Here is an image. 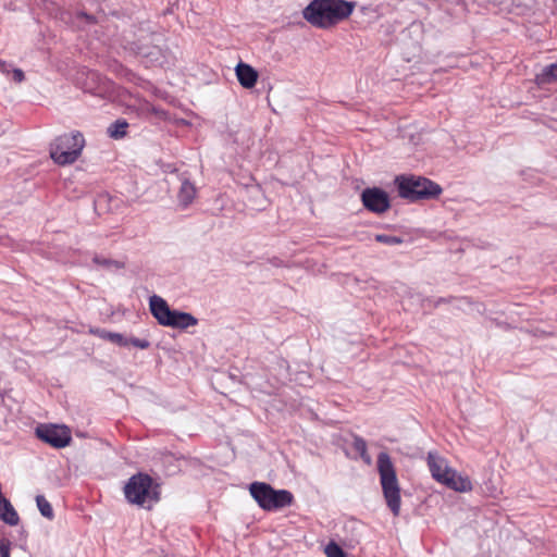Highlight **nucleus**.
Returning a JSON list of instances; mask_svg holds the SVG:
<instances>
[{
  "label": "nucleus",
  "instance_id": "nucleus-4",
  "mask_svg": "<svg viewBox=\"0 0 557 557\" xmlns=\"http://www.w3.org/2000/svg\"><path fill=\"white\" fill-rule=\"evenodd\" d=\"M399 197L410 202L436 199L443 191L440 184L417 175H399L395 178Z\"/></svg>",
  "mask_w": 557,
  "mask_h": 557
},
{
  "label": "nucleus",
  "instance_id": "nucleus-3",
  "mask_svg": "<svg viewBox=\"0 0 557 557\" xmlns=\"http://www.w3.org/2000/svg\"><path fill=\"white\" fill-rule=\"evenodd\" d=\"M124 495L128 503L151 508L160 499V485L143 472L132 475L124 486Z\"/></svg>",
  "mask_w": 557,
  "mask_h": 557
},
{
  "label": "nucleus",
  "instance_id": "nucleus-11",
  "mask_svg": "<svg viewBox=\"0 0 557 557\" xmlns=\"http://www.w3.org/2000/svg\"><path fill=\"white\" fill-rule=\"evenodd\" d=\"M449 490L455 492L465 493L472 490V482L468 475H463L454 469V474H449L441 482Z\"/></svg>",
  "mask_w": 557,
  "mask_h": 557
},
{
  "label": "nucleus",
  "instance_id": "nucleus-35",
  "mask_svg": "<svg viewBox=\"0 0 557 557\" xmlns=\"http://www.w3.org/2000/svg\"><path fill=\"white\" fill-rule=\"evenodd\" d=\"M88 78H90L91 81H96L99 78V75L96 72L90 71L88 72Z\"/></svg>",
  "mask_w": 557,
  "mask_h": 557
},
{
  "label": "nucleus",
  "instance_id": "nucleus-9",
  "mask_svg": "<svg viewBox=\"0 0 557 557\" xmlns=\"http://www.w3.org/2000/svg\"><path fill=\"white\" fill-rule=\"evenodd\" d=\"M426 463L432 478L438 483H441L447 475L454 474V469L448 466L447 460L436 451L428 453Z\"/></svg>",
  "mask_w": 557,
  "mask_h": 557
},
{
  "label": "nucleus",
  "instance_id": "nucleus-33",
  "mask_svg": "<svg viewBox=\"0 0 557 557\" xmlns=\"http://www.w3.org/2000/svg\"><path fill=\"white\" fill-rule=\"evenodd\" d=\"M359 456L366 465L370 466L372 463V459H371V456L368 454V449L364 450V453H362Z\"/></svg>",
  "mask_w": 557,
  "mask_h": 557
},
{
  "label": "nucleus",
  "instance_id": "nucleus-20",
  "mask_svg": "<svg viewBox=\"0 0 557 557\" xmlns=\"http://www.w3.org/2000/svg\"><path fill=\"white\" fill-rule=\"evenodd\" d=\"M177 318L178 320L175 329L185 330L190 326H195L198 323V320L191 313L188 312L181 311L180 313H177Z\"/></svg>",
  "mask_w": 557,
  "mask_h": 557
},
{
  "label": "nucleus",
  "instance_id": "nucleus-19",
  "mask_svg": "<svg viewBox=\"0 0 557 557\" xmlns=\"http://www.w3.org/2000/svg\"><path fill=\"white\" fill-rule=\"evenodd\" d=\"M36 504H37L38 510L45 518H47L49 520L53 519L54 513H53L52 506L44 495L36 496Z\"/></svg>",
  "mask_w": 557,
  "mask_h": 557
},
{
  "label": "nucleus",
  "instance_id": "nucleus-16",
  "mask_svg": "<svg viewBox=\"0 0 557 557\" xmlns=\"http://www.w3.org/2000/svg\"><path fill=\"white\" fill-rule=\"evenodd\" d=\"M196 196V187L188 180L182 182L181 188L177 194L178 205L182 208H187Z\"/></svg>",
  "mask_w": 557,
  "mask_h": 557
},
{
  "label": "nucleus",
  "instance_id": "nucleus-28",
  "mask_svg": "<svg viewBox=\"0 0 557 557\" xmlns=\"http://www.w3.org/2000/svg\"><path fill=\"white\" fill-rule=\"evenodd\" d=\"M10 541L5 539L0 540V557H10Z\"/></svg>",
  "mask_w": 557,
  "mask_h": 557
},
{
  "label": "nucleus",
  "instance_id": "nucleus-36",
  "mask_svg": "<svg viewBox=\"0 0 557 557\" xmlns=\"http://www.w3.org/2000/svg\"><path fill=\"white\" fill-rule=\"evenodd\" d=\"M522 175L533 176V172L532 171L522 172Z\"/></svg>",
  "mask_w": 557,
  "mask_h": 557
},
{
  "label": "nucleus",
  "instance_id": "nucleus-8",
  "mask_svg": "<svg viewBox=\"0 0 557 557\" xmlns=\"http://www.w3.org/2000/svg\"><path fill=\"white\" fill-rule=\"evenodd\" d=\"M361 200L366 209L377 214L386 212L391 207L388 194L379 187L363 189Z\"/></svg>",
  "mask_w": 557,
  "mask_h": 557
},
{
  "label": "nucleus",
  "instance_id": "nucleus-24",
  "mask_svg": "<svg viewBox=\"0 0 557 557\" xmlns=\"http://www.w3.org/2000/svg\"><path fill=\"white\" fill-rule=\"evenodd\" d=\"M325 554L327 557H346L344 550L335 543H330L325 547Z\"/></svg>",
  "mask_w": 557,
  "mask_h": 557
},
{
  "label": "nucleus",
  "instance_id": "nucleus-1",
  "mask_svg": "<svg viewBox=\"0 0 557 557\" xmlns=\"http://www.w3.org/2000/svg\"><path fill=\"white\" fill-rule=\"evenodd\" d=\"M356 2L346 0H312L302 11L312 26L326 29L349 17Z\"/></svg>",
  "mask_w": 557,
  "mask_h": 557
},
{
  "label": "nucleus",
  "instance_id": "nucleus-17",
  "mask_svg": "<svg viewBox=\"0 0 557 557\" xmlns=\"http://www.w3.org/2000/svg\"><path fill=\"white\" fill-rule=\"evenodd\" d=\"M557 81V63L545 66L540 74L536 75L535 82L540 87Z\"/></svg>",
  "mask_w": 557,
  "mask_h": 557
},
{
  "label": "nucleus",
  "instance_id": "nucleus-7",
  "mask_svg": "<svg viewBox=\"0 0 557 557\" xmlns=\"http://www.w3.org/2000/svg\"><path fill=\"white\" fill-rule=\"evenodd\" d=\"M36 435L53 448H64L72 441L71 431L66 425L39 424L36 428Z\"/></svg>",
  "mask_w": 557,
  "mask_h": 557
},
{
  "label": "nucleus",
  "instance_id": "nucleus-37",
  "mask_svg": "<svg viewBox=\"0 0 557 557\" xmlns=\"http://www.w3.org/2000/svg\"><path fill=\"white\" fill-rule=\"evenodd\" d=\"M454 2H455V3H459V2H460V0H454Z\"/></svg>",
  "mask_w": 557,
  "mask_h": 557
},
{
  "label": "nucleus",
  "instance_id": "nucleus-31",
  "mask_svg": "<svg viewBox=\"0 0 557 557\" xmlns=\"http://www.w3.org/2000/svg\"><path fill=\"white\" fill-rule=\"evenodd\" d=\"M90 333L97 335L98 337L107 341V335H109L110 331L103 329L90 330Z\"/></svg>",
  "mask_w": 557,
  "mask_h": 557
},
{
  "label": "nucleus",
  "instance_id": "nucleus-10",
  "mask_svg": "<svg viewBox=\"0 0 557 557\" xmlns=\"http://www.w3.org/2000/svg\"><path fill=\"white\" fill-rule=\"evenodd\" d=\"M137 53L151 65L163 66L168 63V49L157 44H143L137 48Z\"/></svg>",
  "mask_w": 557,
  "mask_h": 557
},
{
  "label": "nucleus",
  "instance_id": "nucleus-12",
  "mask_svg": "<svg viewBox=\"0 0 557 557\" xmlns=\"http://www.w3.org/2000/svg\"><path fill=\"white\" fill-rule=\"evenodd\" d=\"M239 84L247 89L255 87L258 79V72L249 64L239 62L235 67Z\"/></svg>",
  "mask_w": 557,
  "mask_h": 557
},
{
  "label": "nucleus",
  "instance_id": "nucleus-23",
  "mask_svg": "<svg viewBox=\"0 0 557 557\" xmlns=\"http://www.w3.org/2000/svg\"><path fill=\"white\" fill-rule=\"evenodd\" d=\"M107 341L116 344L120 347L128 346V337H125L121 333L110 332L109 335H107Z\"/></svg>",
  "mask_w": 557,
  "mask_h": 557
},
{
  "label": "nucleus",
  "instance_id": "nucleus-15",
  "mask_svg": "<svg viewBox=\"0 0 557 557\" xmlns=\"http://www.w3.org/2000/svg\"><path fill=\"white\" fill-rule=\"evenodd\" d=\"M0 519L9 525H17L20 522V517L5 497H0Z\"/></svg>",
  "mask_w": 557,
  "mask_h": 557
},
{
  "label": "nucleus",
  "instance_id": "nucleus-32",
  "mask_svg": "<svg viewBox=\"0 0 557 557\" xmlns=\"http://www.w3.org/2000/svg\"><path fill=\"white\" fill-rule=\"evenodd\" d=\"M453 299L454 297H440L436 300H434V306L438 307L442 304H450Z\"/></svg>",
  "mask_w": 557,
  "mask_h": 557
},
{
  "label": "nucleus",
  "instance_id": "nucleus-14",
  "mask_svg": "<svg viewBox=\"0 0 557 557\" xmlns=\"http://www.w3.org/2000/svg\"><path fill=\"white\" fill-rule=\"evenodd\" d=\"M62 20L71 23L73 26L77 28H85L89 25H95L97 23V17L92 14H88L85 11H77L75 14L65 13L62 16Z\"/></svg>",
  "mask_w": 557,
  "mask_h": 557
},
{
  "label": "nucleus",
  "instance_id": "nucleus-25",
  "mask_svg": "<svg viewBox=\"0 0 557 557\" xmlns=\"http://www.w3.org/2000/svg\"><path fill=\"white\" fill-rule=\"evenodd\" d=\"M352 448L356 450L359 455L364 453V450L368 449V445L364 438H362L359 435H355L352 438Z\"/></svg>",
  "mask_w": 557,
  "mask_h": 557
},
{
  "label": "nucleus",
  "instance_id": "nucleus-22",
  "mask_svg": "<svg viewBox=\"0 0 557 557\" xmlns=\"http://www.w3.org/2000/svg\"><path fill=\"white\" fill-rule=\"evenodd\" d=\"M375 240L385 245L394 246V245H400L404 243V238L399 236L394 235H387V234H377L375 235Z\"/></svg>",
  "mask_w": 557,
  "mask_h": 557
},
{
  "label": "nucleus",
  "instance_id": "nucleus-21",
  "mask_svg": "<svg viewBox=\"0 0 557 557\" xmlns=\"http://www.w3.org/2000/svg\"><path fill=\"white\" fill-rule=\"evenodd\" d=\"M92 262L95 264L103 267V268H111V267H114L116 269L123 268V263H121L120 261L112 260V259H109V258H104V257H101V256H98V255H96L92 258Z\"/></svg>",
  "mask_w": 557,
  "mask_h": 557
},
{
  "label": "nucleus",
  "instance_id": "nucleus-13",
  "mask_svg": "<svg viewBox=\"0 0 557 557\" xmlns=\"http://www.w3.org/2000/svg\"><path fill=\"white\" fill-rule=\"evenodd\" d=\"M149 309L152 317L162 325L163 320L169 315L171 308L168 302L158 295H152L149 298Z\"/></svg>",
  "mask_w": 557,
  "mask_h": 557
},
{
  "label": "nucleus",
  "instance_id": "nucleus-5",
  "mask_svg": "<svg viewBox=\"0 0 557 557\" xmlns=\"http://www.w3.org/2000/svg\"><path fill=\"white\" fill-rule=\"evenodd\" d=\"M85 144L84 135L78 131L60 135L50 146V157L59 165L73 164L81 157Z\"/></svg>",
  "mask_w": 557,
  "mask_h": 557
},
{
  "label": "nucleus",
  "instance_id": "nucleus-6",
  "mask_svg": "<svg viewBox=\"0 0 557 557\" xmlns=\"http://www.w3.org/2000/svg\"><path fill=\"white\" fill-rule=\"evenodd\" d=\"M250 495L265 511L278 510L288 507L294 502V495L287 490H274L264 482H253L249 486Z\"/></svg>",
  "mask_w": 557,
  "mask_h": 557
},
{
  "label": "nucleus",
  "instance_id": "nucleus-27",
  "mask_svg": "<svg viewBox=\"0 0 557 557\" xmlns=\"http://www.w3.org/2000/svg\"><path fill=\"white\" fill-rule=\"evenodd\" d=\"M181 311L178 310H172L170 311L169 315L166 317L165 320H163V323H162V326H171V327H176V324H177V313H180Z\"/></svg>",
  "mask_w": 557,
  "mask_h": 557
},
{
  "label": "nucleus",
  "instance_id": "nucleus-30",
  "mask_svg": "<svg viewBox=\"0 0 557 557\" xmlns=\"http://www.w3.org/2000/svg\"><path fill=\"white\" fill-rule=\"evenodd\" d=\"M12 73H13V79L16 83H22L25 79L24 72L21 69H14L12 71Z\"/></svg>",
  "mask_w": 557,
  "mask_h": 557
},
{
  "label": "nucleus",
  "instance_id": "nucleus-26",
  "mask_svg": "<svg viewBox=\"0 0 557 557\" xmlns=\"http://www.w3.org/2000/svg\"><path fill=\"white\" fill-rule=\"evenodd\" d=\"M129 345L139 349H148L150 347V342L146 338L129 337L128 346Z\"/></svg>",
  "mask_w": 557,
  "mask_h": 557
},
{
  "label": "nucleus",
  "instance_id": "nucleus-34",
  "mask_svg": "<svg viewBox=\"0 0 557 557\" xmlns=\"http://www.w3.org/2000/svg\"><path fill=\"white\" fill-rule=\"evenodd\" d=\"M9 67L10 65L7 62L0 60V72L9 73Z\"/></svg>",
  "mask_w": 557,
  "mask_h": 557
},
{
  "label": "nucleus",
  "instance_id": "nucleus-18",
  "mask_svg": "<svg viewBox=\"0 0 557 557\" xmlns=\"http://www.w3.org/2000/svg\"><path fill=\"white\" fill-rule=\"evenodd\" d=\"M128 123L125 120H116L108 127V134L113 139L123 138L126 135Z\"/></svg>",
  "mask_w": 557,
  "mask_h": 557
},
{
  "label": "nucleus",
  "instance_id": "nucleus-29",
  "mask_svg": "<svg viewBox=\"0 0 557 557\" xmlns=\"http://www.w3.org/2000/svg\"><path fill=\"white\" fill-rule=\"evenodd\" d=\"M269 263L275 268H283V267H287L286 262L283 261L281 258L278 257H272V258H269Z\"/></svg>",
  "mask_w": 557,
  "mask_h": 557
},
{
  "label": "nucleus",
  "instance_id": "nucleus-2",
  "mask_svg": "<svg viewBox=\"0 0 557 557\" xmlns=\"http://www.w3.org/2000/svg\"><path fill=\"white\" fill-rule=\"evenodd\" d=\"M376 465L386 505L394 516H398L401 505L400 486L391 456L386 451H381Z\"/></svg>",
  "mask_w": 557,
  "mask_h": 557
}]
</instances>
